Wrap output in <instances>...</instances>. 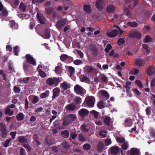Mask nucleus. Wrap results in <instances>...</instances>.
I'll use <instances>...</instances> for the list:
<instances>
[{
    "label": "nucleus",
    "mask_w": 155,
    "mask_h": 155,
    "mask_svg": "<svg viewBox=\"0 0 155 155\" xmlns=\"http://www.w3.org/2000/svg\"><path fill=\"white\" fill-rule=\"evenodd\" d=\"M45 141L47 144L49 146L52 145L54 143V141H52L50 139L46 138L45 140Z\"/></svg>",
    "instance_id": "nucleus-57"
},
{
    "label": "nucleus",
    "mask_w": 155,
    "mask_h": 155,
    "mask_svg": "<svg viewBox=\"0 0 155 155\" xmlns=\"http://www.w3.org/2000/svg\"><path fill=\"white\" fill-rule=\"evenodd\" d=\"M60 91V89L58 87H56L54 89L53 91V96L52 97L53 99H54L55 98L59 96Z\"/></svg>",
    "instance_id": "nucleus-15"
},
{
    "label": "nucleus",
    "mask_w": 155,
    "mask_h": 155,
    "mask_svg": "<svg viewBox=\"0 0 155 155\" xmlns=\"http://www.w3.org/2000/svg\"><path fill=\"white\" fill-rule=\"evenodd\" d=\"M65 21L62 19L58 21L56 24V27L58 29H60L63 28L66 25Z\"/></svg>",
    "instance_id": "nucleus-9"
},
{
    "label": "nucleus",
    "mask_w": 155,
    "mask_h": 155,
    "mask_svg": "<svg viewBox=\"0 0 155 155\" xmlns=\"http://www.w3.org/2000/svg\"><path fill=\"white\" fill-rule=\"evenodd\" d=\"M18 141L20 143H26L28 142L27 140L23 136H19L18 137Z\"/></svg>",
    "instance_id": "nucleus-24"
},
{
    "label": "nucleus",
    "mask_w": 155,
    "mask_h": 155,
    "mask_svg": "<svg viewBox=\"0 0 155 155\" xmlns=\"http://www.w3.org/2000/svg\"><path fill=\"white\" fill-rule=\"evenodd\" d=\"M146 73L148 75H151L155 73V68L152 66H150L147 68Z\"/></svg>",
    "instance_id": "nucleus-16"
},
{
    "label": "nucleus",
    "mask_w": 155,
    "mask_h": 155,
    "mask_svg": "<svg viewBox=\"0 0 155 155\" xmlns=\"http://www.w3.org/2000/svg\"><path fill=\"white\" fill-rule=\"evenodd\" d=\"M9 25L12 30L18 28V25L15 23V21L11 20L9 21Z\"/></svg>",
    "instance_id": "nucleus-18"
},
{
    "label": "nucleus",
    "mask_w": 155,
    "mask_h": 155,
    "mask_svg": "<svg viewBox=\"0 0 155 155\" xmlns=\"http://www.w3.org/2000/svg\"><path fill=\"white\" fill-rule=\"evenodd\" d=\"M36 16L38 19L41 24H45V22L46 19L43 15L39 13H38L37 14Z\"/></svg>",
    "instance_id": "nucleus-10"
},
{
    "label": "nucleus",
    "mask_w": 155,
    "mask_h": 155,
    "mask_svg": "<svg viewBox=\"0 0 155 155\" xmlns=\"http://www.w3.org/2000/svg\"><path fill=\"white\" fill-rule=\"evenodd\" d=\"M95 101V98L92 96H87L85 99V102L89 107H93L94 106Z\"/></svg>",
    "instance_id": "nucleus-6"
},
{
    "label": "nucleus",
    "mask_w": 155,
    "mask_h": 155,
    "mask_svg": "<svg viewBox=\"0 0 155 155\" xmlns=\"http://www.w3.org/2000/svg\"><path fill=\"white\" fill-rule=\"evenodd\" d=\"M19 47L18 46H15L14 48V54L15 55L17 56L18 54Z\"/></svg>",
    "instance_id": "nucleus-50"
},
{
    "label": "nucleus",
    "mask_w": 155,
    "mask_h": 155,
    "mask_svg": "<svg viewBox=\"0 0 155 155\" xmlns=\"http://www.w3.org/2000/svg\"><path fill=\"white\" fill-rule=\"evenodd\" d=\"M60 82L59 77L58 78H48L46 81V83L48 85L52 86L54 87L57 86Z\"/></svg>",
    "instance_id": "nucleus-3"
},
{
    "label": "nucleus",
    "mask_w": 155,
    "mask_h": 155,
    "mask_svg": "<svg viewBox=\"0 0 155 155\" xmlns=\"http://www.w3.org/2000/svg\"><path fill=\"white\" fill-rule=\"evenodd\" d=\"M78 140L84 142L86 140V138L84 136L81 134H80L78 135Z\"/></svg>",
    "instance_id": "nucleus-52"
},
{
    "label": "nucleus",
    "mask_w": 155,
    "mask_h": 155,
    "mask_svg": "<svg viewBox=\"0 0 155 155\" xmlns=\"http://www.w3.org/2000/svg\"><path fill=\"white\" fill-rule=\"evenodd\" d=\"M97 107L100 109H101L104 107V104L102 101H100L97 104Z\"/></svg>",
    "instance_id": "nucleus-44"
},
{
    "label": "nucleus",
    "mask_w": 155,
    "mask_h": 155,
    "mask_svg": "<svg viewBox=\"0 0 155 155\" xmlns=\"http://www.w3.org/2000/svg\"><path fill=\"white\" fill-rule=\"evenodd\" d=\"M81 129L85 133H87L88 131V130L86 128V125L84 124L81 125Z\"/></svg>",
    "instance_id": "nucleus-63"
},
{
    "label": "nucleus",
    "mask_w": 155,
    "mask_h": 155,
    "mask_svg": "<svg viewBox=\"0 0 155 155\" xmlns=\"http://www.w3.org/2000/svg\"><path fill=\"white\" fill-rule=\"evenodd\" d=\"M0 135L2 138H4L6 137L8 131L6 125L3 122L0 123Z\"/></svg>",
    "instance_id": "nucleus-5"
},
{
    "label": "nucleus",
    "mask_w": 155,
    "mask_h": 155,
    "mask_svg": "<svg viewBox=\"0 0 155 155\" xmlns=\"http://www.w3.org/2000/svg\"><path fill=\"white\" fill-rule=\"evenodd\" d=\"M41 36L46 39H48L50 38L51 36V34L49 29L47 28L45 29L44 33L42 34Z\"/></svg>",
    "instance_id": "nucleus-14"
},
{
    "label": "nucleus",
    "mask_w": 155,
    "mask_h": 155,
    "mask_svg": "<svg viewBox=\"0 0 155 155\" xmlns=\"http://www.w3.org/2000/svg\"><path fill=\"white\" fill-rule=\"evenodd\" d=\"M13 90L14 92L16 94L19 93L21 91L20 89L16 86H14Z\"/></svg>",
    "instance_id": "nucleus-53"
},
{
    "label": "nucleus",
    "mask_w": 155,
    "mask_h": 155,
    "mask_svg": "<svg viewBox=\"0 0 155 155\" xmlns=\"http://www.w3.org/2000/svg\"><path fill=\"white\" fill-rule=\"evenodd\" d=\"M12 140V138H9L6 139V140L5 141V143L3 144L4 147H8V146L9 142H11Z\"/></svg>",
    "instance_id": "nucleus-48"
},
{
    "label": "nucleus",
    "mask_w": 155,
    "mask_h": 155,
    "mask_svg": "<svg viewBox=\"0 0 155 155\" xmlns=\"http://www.w3.org/2000/svg\"><path fill=\"white\" fill-rule=\"evenodd\" d=\"M131 83L130 81H127L126 82V85L124 87L126 88V91H128L130 90L131 88Z\"/></svg>",
    "instance_id": "nucleus-32"
},
{
    "label": "nucleus",
    "mask_w": 155,
    "mask_h": 155,
    "mask_svg": "<svg viewBox=\"0 0 155 155\" xmlns=\"http://www.w3.org/2000/svg\"><path fill=\"white\" fill-rule=\"evenodd\" d=\"M5 114H8L9 116H12L13 114V111H11L10 108L7 107V108L5 110Z\"/></svg>",
    "instance_id": "nucleus-30"
},
{
    "label": "nucleus",
    "mask_w": 155,
    "mask_h": 155,
    "mask_svg": "<svg viewBox=\"0 0 155 155\" xmlns=\"http://www.w3.org/2000/svg\"><path fill=\"white\" fill-rule=\"evenodd\" d=\"M76 118V116L74 114H69L67 117L64 118L62 125L67 126L72 121L75 120Z\"/></svg>",
    "instance_id": "nucleus-2"
},
{
    "label": "nucleus",
    "mask_w": 155,
    "mask_h": 155,
    "mask_svg": "<svg viewBox=\"0 0 155 155\" xmlns=\"http://www.w3.org/2000/svg\"><path fill=\"white\" fill-rule=\"evenodd\" d=\"M74 103L76 104H80L81 102V99L78 97H76L74 100Z\"/></svg>",
    "instance_id": "nucleus-39"
},
{
    "label": "nucleus",
    "mask_w": 155,
    "mask_h": 155,
    "mask_svg": "<svg viewBox=\"0 0 155 155\" xmlns=\"http://www.w3.org/2000/svg\"><path fill=\"white\" fill-rule=\"evenodd\" d=\"M143 63V61L140 59H138L135 60V63L136 66H140Z\"/></svg>",
    "instance_id": "nucleus-49"
},
{
    "label": "nucleus",
    "mask_w": 155,
    "mask_h": 155,
    "mask_svg": "<svg viewBox=\"0 0 155 155\" xmlns=\"http://www.w3.org/2000/svg\"><path fill=\"white\" fill-rule=\"evenodd\" d=\"M38 72L40 76L42 78H44L46 77V74L41 69H39L38 70Z\"/></svg>",
    "instance_id": "nucleus-38"
},
{
    "label": "nucleus",
    "mask_w": 155,
    "mask_h": 155,
    "mask_svg": "<svg viewBox=\"0 0 155 155\" xmlns=\"http://www.w3.org/2000/svg\"><path fill=\"white\" fill-rule=\"evenodd\" d=\"M91 145L88 143H85L83 146V148L85 150H88L91 148Z\"/></svg>",
    "instance_id": "nucleus-51"
},
{
    "label": "nucleus",
    "mask_w": 155,
    "mask_h": 155,
    "mask_svg": "<svg viewBox=\"0 0 155 155\" xmlns=\"http://www.w3.org/2000/svg\"><path fill=\"white\" fill-rule=\"evenodd\" d=\"M128 37L130 38H136L137 39H140L142 37V34L138 31H133L129 34Z\"/></svg>",
    "instance_id": "nucleus-7"
},
{
    "label": "nucleus",
    "mask_w": 155,
    "mask_h": 155,
    "mask_svg": "<svg viewBox=\"0 0 155 155\" xmlns=\"http://www.w3.org/2000/svg\"><path fill=\"white\" fill-rule=\"evenodd\" d=\"M49 94V91L47 90L44 93H41L40 95V98L41 99H43L46 97Z\"/></svg>",
    "instance_id": "nucleus-36"
},
{
    "label": "nucleus",
    "mask_w": 155,
    "mask_h": 155,
    "mask_svg": "<svg viewBox=\"0 0 155 155\" xmlns=\"http://www.w3.org/2000/svg\"><path fill=\"white\" fill-rule=\"evenodd\" d=\"M91 113L94 115V117L97 118L98 117V113L95 110H93L91 111Z\"/></svg>",
    "instance_id": "nucleus-62"
},
{
    "label": "nucleus",
    "mask_w": 155,
    "mask_h": 155,
    "mask_svg": "<svg viewBox=\"0 0 155 155\" xmlns=\"http://www.w3.org/2000/svg\"><path fill=\"white\" fill-rule=\"evenodd\" d=\"M92 54L94 56H96L97 55L98 51L97 48L94 47L92 48Z\"/></svg>",
    "instance_id": "nucleus-41"
},
{
    "label": "nucleus",
    "mask_w": 155,
    "mask_h": 155,
    "mask_svg": "<svg viewBox=\"0 0 155 155\" xmlns=\"http://www.w3.org/2000/svg\"><path fill=\"white\" fill-rule=\"evenodd\" d=\"M19 8L23 12H25L26 7L25 4L23 2H21L20 3Z\"/></svg>",
    "instance_id": "nucleus-40"
},
{
    "label": "nucleus",
    "mask_w": 155,
    "mask_h": 155,
    "mask_svg": "<svg viewBox=\"0 0 155 155\" xmlns=\"http://www.w3.org/2000/svg\"><path fill=\"white\" fill-rule=\"evenodd\" d=\"M111 120V118L107 116L105 118L104 122L106 125H109Z\"/></svg>",
    "instance_id": "nucleus-33"
},
{
    "label": "nucleus",
    "mask_w": 155,
    "mask_h": 155,
    "mask_svg": "<svg viewBox=\"0 0 155 155\" xmlns=\"http://www.w3.org/2000/svg\"><path fill=\"white\" fill-rule=\"evenodd\" d=\"M25 58L26 61L23 63V68L25 73L28 74L30 73V71H32L33 70L32 66L30 64L35 65L36 64V62L34 58L29 54H27Z\"/></svg>",
    "instance_id": "nucleus-1"
},
{
    "label": "nucleus",
    "mask_w": 155,
    "mask_h": 155,
    "mask_svg": "<svg viewBox=\"0 0 155 155\" xmlns=\"http://www.w3.org/2000/svg\"><path fill=\"white\" fill-rule=\"evenodd\" d=\"M110 153L114 155H116L118 153L119 148L118 147L114 146L110 148Z\"/></svg>",
    "instance_id": "nucleus-13"
},
{
    "label": "nucleus",
    "mask_w": 155,
    "mask_h": 155,
    "mask_svg": "<svg viewBox=\"0 0 155 155\" xmlns=\"http://www.w3.org/2000/svg\"><path fill=\"white\" fill-rule=\"evenodd\" d=\"M132 91L136 96H140L141 94V93L137 89H133Z\"/></svg>",
    "instance_id": "nucleus-54"
},
{
    "label": "nucleus",
    "mask_w": 155,
    "mask_h": 155,
    "mask_svg": "<svg viewBox=\"0 0 155 155\" xmlns=\"http://www.w3.org/2000/svg\"><path fill=\"white\" fill-rule=\"evenodd\" d=\"M135 83L140 88H141L143 86L142 82L140 80H137L135 81Z\"/></svg>",
    "instance_id": "nucleus-56"
},
{
    "label": "nucleus",
    "mask_w": 155,
    "mask_h": 155,
    "mask_svg": "<svg viewBox=\"0 0 155 155\" xmlns=\"http://www.w3.org/2000/svg\"><path fill=\"white\" fill-rule=\"evenodd\" d=\"M102 77H100V79L104 82L107 83L108 82V79L107 76L104 74H101Z\"/></svg>",
    "instance_id": "nucleus-42"
},
{
    "label": "nucleus",
    "mask_w": 155,
    "mask_h": 155,
    "mask_svg": "<svg viewBox=\"0 0 155 155\" xmlns=\"http://www.w3.org/2000/svg\"><path fill=\"white\" fill-rule=\"evenodd\" d=\"M74 91L78 95L84 96L86 94L85 90L79 84H77L74 87Z\"/></svg>",
    "instance_id": "nucleus-4"
},
{
    "label": "nucleus",
    "mask_w": 155,
    "mask_h": 155,
    "mask_svg": "<svg viewBox=\"0 0 155 155\" xmlns=\"http://www.w3.org/2000/svg\"><path fill=\"white\" fill-rule=\"evenodd\" d=\"M118 33V30H117V29H114L111 31L108 32L107 34V35L108 37L113 38L117 36Z\"/></svg>",
    "instance_id": "nucleus-12"
},
{
    "label": "nucleus",
    "mask_w": 155,
    "mask_h": 155,
    "mask_svg": "<svg viewBox=\"0 0 155 155\" xmlns=\"http://www.w3.org/2000/svg\"><path fill=\"white\" fill-rule=\"evenodd\" d=\"M62 71V68L59 66H56L55 68V72L58 74H60Z\"/></svg>",
    "instance_id": "nucleus-28"
},
{
    "label": "nucleus",
    "mask_w": 155,
    "mask_h": 155,
    "mask_svg": "<svg viewBox=\"0 0 155 155\" xmlns=\"http://www.w3.org/2000/svg\"><path fill=\"white\" fill-rule=\"evenodd\" d=\"M68 71L70 72V75L71 76H72L75 72V69L74 67L71 66H69L68 67Z\"/></svg>",
    "instance_id": "nucleus-31"
},
{
    "label": "nucleus",
    "mask_w": 155,
    "mask_h": 155,
    "mask_svg": "<svg viewBox=\"0 0 155 155\" xmlns=\"http://www.w3.org/2000/svg\"><path fill=\"white\" fill-rule=\"evenodd\" d=\"M151 39V37H150L149 35H147L143 40V42L144 43L149 42L152 41Z\"/></svg>",
    "instance_id": "nucleus-46"
},
{
    "label": "nucleus",
    "mask_w": 155,
    "mask_h": 155,
    "mask_svg": "<svg viewBox=\"0 0 155 155\" xmlns=\"http://www.w3.org/2000/svg\"><path fill=\"white\" fill-rule=\"evenodd\" d=\"M114 27L115 28H117V30H118V31H119V37H120V35H121V34L124 32V31L122 30L119 27V26H118L117 25H115L114 26Z\"/></svg>",
    "instance_id": "nucleus-60"
},
{
    "label": "nucleus",
    "mask_w": 155,
    "mask_h": 155,
    "mask_svg": "<svg viewBox=\"0 0 155 155\" xmlns=\"http://www.w3.org/2000/svg\"><path fill=\"white\" fill-rule=\"evenodd\" d=\"M150 133L152 137H155V130L153 129H150Z\"/></svg>",
    "instance_id": "nucleus-64"
},
{
    "label": "nucleus",
    "mask_w": 155,
    "mask_h": 155,
    "mask_svg": "<svg viewBox=\"0 0 155 155\" xmlns=\"http://www.w3.org/2000/svg\"><path fill=\"white\" fill-rule=\"evenodd\" d=\"M83 9L86 12L88 13H90L92 11L91 7L89 5H84Z\"/></svg>",
    "instance_id": "nucleus-21"
},
{
    "label": "nucleus",
    "mask_w": 155,
    "mask_h": 155,
    "mask_svg": "<svg viewBox=\"0 0 155 155\" xmlns=\"http://www.w3.org/2000/svg\"><path fill=\"white\" fill-rule=\"evenodd\" d=\"M61 134L63 137L67 138L69 137V133L68 130H65L62 131L61 132Z\"/></svg>",
    "instance_id": "nucleus-26"
},
{
    "label": "nucleus",
    "mask_w": 155,
    "mask_h": 155,
    "mask_svg": "<svg viewBox=\"0 0 155 155\" xmlns=\"http://www.w3.org/2000/svg\"><path fill=\"white\" fill-rule=\"evenodd\" d=\"M138 24V23L135 21L128 22L127 24V25L128 26H130L133 28L136 27L137 26Z\"/></svg>",
    "instance_id": "nucleus-27"
},
{
    "label": "nucleus",
    "mask_w": 155,
    "mask_h": 155,
    "mask_svg": "<svg viewBox=\"0 0 155 155\" xmlns=\"http://www.w3.org/2000/svg\"><path fill=\"white\" fill-rule=\"evenodd\" d=\"M112 46L110 44H108L106 46V48L105 49V51L106 53H108L109 51L111 49Z\"/></svg>",
    "instance_id": "nucleus-45"
},
{
    "label": "nucleus",
    "mask_w": 155,
    "mask_h": 155,
    "mask_svg": "<svg viewBox=\"0 0 155 155\" xmlns=\"http://www.w3.org/2000/svg\"><path fill=\"white\" fill-rule=\"evenodd\" d=\"M68 57V55L64 54H62L60 56V59L61 61H64L66 60H67Z\"/></svg>",
    "instance_id": "nucleus-47"
},
{
    "label": "nucleus",
    "mask_w": 155,
    "mask_h": 155,
    "mask_svg": "<svg viewBox=\"0 0 155 155\" xmlns=\"http://www.w3.org/2000/svg\"><path fill=\"white\" fill-rule=\"evenodd\" d=\"M142 47L144 49L147 53H149L150 52V50L148 49L149 47L146 44H143L142 45Z\"/></svg>",
    "instance_id": "nucleus-58"
},
{
    "label": "nucleus",
    "mask_w": 155,
    "mask_h": 155,
    "mask_svg": "<svg viewBox=\"0 0 155 155\" xmlns=\"http://www.w3.org/2000/svg\"><path fill=\"white\" fill-rule=\"evenodd\" d=\"M86 69L88 73H91L93 71L94 68L92 67L89 66L87 67Z\"/></svg>",
    "instance_id": "nucleus-59"
},
{
    "label": "nucleus",
    "mask_w": 155,
    "mask_h": 155,
    "mask_svg": "<svg viewBox=\"0 0 155 155\" xmlns=\"http://www.w3.org/2000/svg\"><path fill=\"white\" fill-rule=\"evenodd\" d=\"M60 86L65 91L71 87V85L67 82L64 81L63 83L61 84Z\"/></svg>",
    "instance_id": "nucleus-17"
},
{
    "label": "nucleus",
    "mask_w": 155,
    "mask_h": 155,
    "mask_svg": "<svg viewBox=\"0 0 155 155\" xmlns=\"http://www.w3.org/2000/svg\"><path fill=\"white\" fill-rule=\"evenodd\" d=\"M150 108V107H147L145 110L146 114L148 116L150 115L151 114Z\"/></svg>",
    "instance_id": "nucleus-61"
},
{
    "label": "nucleus",
    "mask_w": 155,
    "mask_h": 155,
    "mask_svg": "<svg viewBox=\"0 0 155 155\" xmlns=\"http://www.w3.org/2000/svg\"><path fill=\"white\" fill-rule=\"evenodd\" d=\"M125 43V40L122 38H120L117 42L118 45L120 46L123 45Z\"/></svg>",
    "instance_id": "nucleus-43"
},
{
    "label": "nucleus",
    "mask_w": 155,
    "mask_h": 155,
    "mask_svg": "<svg viewBox=\"0 0 155 155\" xmlns=\"http://www.w3.org/2000/svg\"><path fill=\"white\" fill-rule=\"evenodd\" d=\"M139 150L137 148H133L131 149L130 153V155H138L139 153Z\"/></svg>",
    "instance_id": "nucleus-22"
},
{
    "label": "nucleus",
    "mask_w": 155,
    "mask_h": 155,
    "mask_svg": "<svg viewBox=\"0 0 155 155\" xmlns=\"http://www.w3.org/2000/svg\"><path fill=\"white\" fill-rule=\"evenodd\" d=\"M24 114L21 112L19 113L16 116V118L17 121H21L24 119Z\"/></svg>",
    "instance_id": "nucleus-23"
},
{
    "label": "nucleus",
    "mask_w": 155,
    "mask_h": 155,
    "mask_svg": "<svg viewBox=\"0 0 155 155\" xmlns=\"http://www.w3.org/2000/svg\"><path fill=\"white\" fill-rule=\"evenodd\" d=\"M116 140L117 142L122 143L125 140L124 138L122 137H117Z\"/></svg>",
    "instance_id": "nucleus-35"
},
{
    "label": "nucleus",
    "mask_w": 155,
    "mask_h": 155,
    "mask_svg": "<svg viewBox=\"0 0 155 155\" xmlns=\"http://www.w3.org/2000/svg\"><path fill=\"white\" fill-rule=\"evenodd\" d=\"M128 143L127 142H123L121 146L122 149L124 150H126L128 149Z\"/></svg>",
    "instance_id": "nucleus-34"
},
{
    "label": "nucleus",
    "mask_w": 155,
    "mask_h": 155,
    "mask_svg": "<svg viewBox=\"0 0 155 155\" xmlns=\"http://www.w3.org/2000/svg\"><path fill=\"white\" fill-rule=\"evenodd\" d=\"M104 1L103 0H97L95 4L96 8L99 11H101L103 8Z\"/></svg>",
    "instance_id": "nucleus-11"
},
{
    "label": "nucleus",
    "mask_w": 155,
    "mask_h": 155,
    "mask_svg": "<svg viewBox=\"0 0 155 155\" xmlns=\"http://www.w3.org/2000/svg\"><path fill=\"white\" fill-rule=\"evenodd\" d=\"M101 94L103 96L105 97L107 99H108L109 97V94L108 92L106 91H101Z\"/></svg>",
    "instance_id": "nucleus-37"
},
{
    "label": "nucleus",
    "mask_w": 155,
    "mask_h": 155,
    "mask_svg": "<svg viewBox=\"0 0 155 155\" xmlns=\"http://www.w3.org/2000/svg\"><path fill=\"white\" fill-rule=\"evenodd\" d=\"M107 11L110 13H113L115 10V7L113 5H110L107 8Z\"/></svg>",
    "instance_id": "nucleus-19"
},
{
    "label": "nucleus",
    "mask_w": 155,
    "mask_h": 155,
    "mask_svg": "<svg viewBox=\"0 0 155 155\" xmlns=\"http://www.w3.org/2000/svg\"><path fill=\"white\" fill-rule=\"evenodd\" d=\"M104 147V144L101 141H99L97 146L98 150L99 152H101L103 149Z\"/></svg>",
    "instance_id": "nucleus-29"
},
{
    "label": "nucleus",
    "mask_w": 155,
    "mask_h": 155,
    "mask_svg": "<svg viewBox=\"0 0 155 155\" xmlns=\"http://www.w3.org/2000/svg\"><path fill=\"white\" fill-rule=\"evenodd\" d=\"M38 97L37 96H35L32 100V102L33 104H35L38 102Z\"/></svg>",
    "instance_id": "nucleus-55"
},
{
    "label": "nucleus",
    "mask_w": 155,
    "mask_h": 155,
    "mask_svg": "<svg viewBox=\"0 0 155 155\" xmlns=\"http://www.w3.org/2000/svg\"><path fill=\"white\" fill-rule=\"evenodd\" d=\"M89 114V111L86 109L82 108L80 109L78 112V114L82 119L87 116Z\"/></svg>",
    "instance_id": "nucleus-8"
},
{
    "label": "nucleus",
    "mask_w": 155,
    "mask_h": 155,
    "mask_svg": "<svg viewBox=\"0 0 155 155\" xmlns=\"http://www.w3.org/2000/svg\"><path fill=\"white\" fill-rule=\"evenodd\" d=\"M53 11L54 9L52 7H47L45 8V13L47 15H51L53 13Z\"/></svg>",
    "instance_id": "nucleus-25"
},
{
    "label": "nucleus",
    "mask_w": 155,
    "mask_h": 155,
    "mask_svg": "<svg viewBox=\"0 0 155 155\" xmlns=\"http://www.w3.org/2000/svg\"><path fill=\"white\" fill-rule=\"evenodd\" d=\"M65 109L68 111H73L75 109V106L73 104H69L66 106Z\"/></svg>",
    "instance_id": "nucleus-20"
}]
</instances>
